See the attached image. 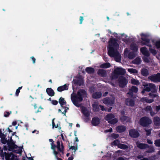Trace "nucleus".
<instances>
[{"label":"nucleus","mask_w":160,"mask_h":160,"mask_svg":"<svg viewBox=\"0 0 160 160\" xmlns=\"http://www.w3.org/2000/svg\"><path fill=\"white\" fill-rule=\"evenodd\" d=\"M87 94V92L85 90L81 89L78 91L77 94H71V99L73 104L78 107H80L81 104L79 103L82 102L83 98Z\"/></svg>","instance_id":"1"},{"label":"nucleus","mask_w":160,"mask_h":160,"mask_svg":"<svg viewBox=\"0 0 160 160\" xmlns=\"http://www.w3.org/2000/svg\"><path fill=\"white\" fill-rule=\"evenodd\" d=\"M126 73V70L122 68L118 67L115 68L112 75L111 76V80L116 79L119 78V76L120 75H123Z\"/></svg>","instance_id":"2"},{"label":"nucleus","mask_w":160,"mask_h":160,"mask_svg":"<svg viewBox=\"0 0 160 160\" xmlns=\"http://www.w3.org/2000/svg\"><path fill=\"white\" fill-rule=\"evenodd\" d=\"M144 88L141 92L142 94L144 95L145 91L149 92L151 91L152 93H156L157 92V89L155 85L153 83H149L143 85Z\"/></svg>","instance_id":"3"},{"label":"nucleus","mask_w":160,"mask_h":160,"mask_svg":"<svg viewBox=\"0 0 160 160\" xmlns=\"http://www.w3.org/2000/svg\"><path fill=\"white\" fill-rule=\"evenodd\" d=\"M118 49H111V57L114 58L115 60L117 62H119L121 60V56L119 52Z\"/></svg>","instance_id":"4"},{"label":"nucleus","mask_w":160,"mask_h":160,"mask_svg":"<svg viewBox=\"0 0 160 160\" xmlns=\"http://www.w3.org/2000/svg\"><path fill=\"white\" fill-rule=\"evenodd\" d=\"M152 122V120L148 117L141 118L139 122V124L143 127H147Z\"/></svg>","instance_id":"5"},{"label":"nucleus","mask_w":160,"mask_h":160,"mask_svg":"<svg viewBox=\"0 0 160 160\" xmlns=\"http://www.w3.org/2000/svg\"><path fill=\"white\" fill-rule=\"evenodd\" d=\"M140 52L142 54L147 57L143 58V59L144 61L147 63L149 62H150V61L147 57H149L150 55V54L148 51L147 50V48L145 47H142L140 48Z\"/></svg>","instance_id":"6"},{"label":"nucleus","mask_w":160,"mask_h":160,"mask_svg":"<svg viewBox=\"0 0 160 160\" xmlns=\"http://www.w3.org/2000/svg\"><path fill=\"white\" fill-rule=\"evenodd\" d=\"M118 82L119 87L124 88L125 87L128 83V80L123 76H120L118 78Z\"/></svg>","instance_id":"7"},{"label":"nucleus","mask_w":160,"mask_h":160,"mask_svg":"<svg viewBox=\"0 0 160 160\" xmlns=\"http://www.w3.org/2000/svg\"><path fill=\"white\" fill-rule=\"evenodd\" d=\"M140 36L141 37V39L142 40V41L141 42L142 45H146L151 47V45L148 44L150 42V40L147 38V35L143 33H142L140 34Z\"/></svg>","instance_id":"8"},{"label":"nucleus","mask_w":160,"mask_h":160,"mask_svg":"<svg viewBox=\"0 0 160 160\" xmlns=\"http://www.w3.org/2000/svg\"><path fill=\"white\" fill-rule=\"evenodd\" d=\"M7 144L8 150L10 151H13L14 149H17L18 147V146L15 144V142L12 139V137L11 138L10 140L8 141Z\"/></svg>","instance_id":"9"},{"label":"nucleus","mask_w":160,"mask_h":160,"mask_svg":"<svg viewBox=\"0 0 160 160\" xmlns=\"http://www.w3.org/2000/svg\"><path fill=\"white\" fill-rule=\"evenodd\" d=\"M118 41V40L113 38V37H111V48L112 49H118L119 45L117 42Z\"/></svg>","instance_id":"10"},{"label":"nucleus","mask_w":160,"mask_h":160,"mask_svg":"<svg viewBox=\"0 0 160 160\" xmlns=\"http://www.w3.org/2000/svg\"><path fill=\"white\" fill-rule=\"evenodd\" d=\"M148 78L154 82H160V73L152 75L148 77Z\"/></svg>","instance_id":"11"},{"label":"nucleus","mask_w":160,"mask_h":160,"mask_svg":"<svg viewBox=\"0 0 160 160\" xmlns=\"http://www.w3.org/2000/svg\"><path fill=\"white\" fill-rule=\"evenodd\" d=\"M131 98H126L125 100L126 104L128 106L133 107L135 105V98L134 97Z\"/></svg>","instance_id":"12"},{"label":"nucleus","mask_w":160,"mask_h":160,"mask_svg":"<svg viewBox=\"0 0 160 160\" xmlns=\"http://www.w3.org/2000/svg\"><path fill=\"white\" fill-rule=\"evenodd\" d=\"M129 133L130 136L133 138H137L140 135L138 131L134 129L130 130Z\"/></svg>","instance_id":"13"},{"label":"nucleus","mask_w":160,"mask_h":160,"mask_svg":"<svg viewBox=\"0 0 160 160\" xmlns=\"http://www.w3.org/2000/svg\"><path fill=\"white\" fill-rule=\"evenodd\" d=\"M138 91V88L134 86H132L131 88L129 89L128 92V94L132 98L133 97V92L136 93Z\"/></svg>","instance_id":"14"},{"label":"nucleus","mask_w":160,"mask_h":160,"mask_svg":"<svg viewBox=\"0 0 160 160\" xmlns=\"http://www.w3.org/2000/svg\"><path fill=\"white\" fill-rule=\"evenodd\" d=\"M136 144L137 147L141 149H145L149 147V145L148 144L140 143L139 141L136 142Z\"/></svg>","instance_id":"15"},{"label":"nucleus","mask_w":160,"mask_h":160,"mask_svg":"<svg viewBox=\"0 0 160 160\" xmlns=\"http://www.w3.org/2000/svg\"><path fill=\"white\" fill-rule=\"evenodd\" d=\"M100 122V120L98 117H94L93 118L92 120L91 123L92 125L93 126H97L98 125Z\"/></svg>","instance_id":"16"},{"label":"nucleus","mask_w":160,"mask_h":160,"mask_svg":"<svg viewBox=\"0 0 160 160\" xmlns=\"http://www.w3.org/2000/svg\"><path fill=\"white\" fill-rule=\"evenodd\" d=\"M73 82L74 84L79 86L83 85L84 83L83 80L80 78H78L77 79H73Z\"/></svg>","instance_id":"17"},{"label":"nucleus","mask_w":160,"mask_h":160,"mask_svg":"<svg viewBox=\"0 0 160 160\" xmlns=\"http://www.w3.org/2000/svg\"><path fill=\"white\" fill-rule=\"evenodd\" d=\"M82 113L86 117L88 118L90 115L89 112L88 111L87 108L84 106H82L81 108Z\"/></svg>","instance_id":"18"},{"label":"nucleus","mask_w":160,"mask_h":160,"mask_svg":"<svg viewBox=\"0 0 160 160\" xmlns=\"http://www.w3.org/2000/svg\"><path fill=\"white\" fill-rule=\"evenodd\" d=\"M57 145L56 147L57 148L58 151L62 153H63L64 149V146L63 145L62 142H61V148H60V143L59 141H58L57 142Z\"/></svg>","instance_id":"19"},{"label":"nucleus","mask_w":160,"mask_h":160,"mask_svg":"<svg viewBox=\"0 0 160 160\" xmlns=\"http://www.w3.org/2000/svg\"><path fill=\"white\" fill-rule=\"evenodd\" d=\"M126 129V127L123 125H119L116 128V130L120 133L124 132Z\"/></svg>","instance_id":"20"},{"label":"nucleus","mask_w":160,"mask_h":160,"mask_svg":"<svg viewBox=\"0 0 160 160\" xmlns=\"http://www.w3.org/2000/svg\"><path fill=\"white\" fill-rule=\"evenodd\" d=\"M154 125L157 127L160 126V118L158 116L155 117L153 120Z\"/></svg>","instance_id":"21"},{"label":"nucleus","mask_w":160,"mask_h":160,"mask_svg":"<svg viewBox=\"0 0 160 160\" xmlns=\"http://www.w3.org/2000/svg\"><path fill=\"white\" fill-rule=\"evenodd\" d=\"M97 73L98 75L102 77H105L107 75L106 71L102 69H99L98 70Z\"/></svg>","instance_id":"22"},{"label":"nucleus","mask_w":160,"mask_h":160,"mask_svg":"<svg viewBox=\"0 0 160 160\" xmlns=\"http://www.w3.org/2000/svg\"><path fill=\"white\" fill-rule=\"evenodd\" d=\"M68 87L66 84L64 85L59 87L57 88V91L58 92H61L64 90H68Z\"/></svg>","instance_id":"23"},{"label":"nucleus","mask_w":160,"mask_h":160,"mask_svg":"<svg viewBox=\"0 0 160 160\" xmlns=\"http://www.w3.org/2000/svg\"><path fill=\"white\" fill-rule=\"evenodd\" d=\"M48 94L50 96L52 97L54 95L55 92L51 88H48L46 90Z\"/></svg>","instance_id":"24"},{"label":"nucleus","mask_w":160,"mask_h":160,"mask_svg":"<svg viewBox=\"0 0 160 160\" xmlns=\"http://www.w3.org/2000/svg\"><path fill=\"white\" fill-rule=\"evenodd\" d=\"M101 96L102 93L100 92H96L94 93L92 95V98L95 99L100 98Z\"/></svg>","instance_id":"25"},{"label":"nucleus","mask_w":160,"mask_h":160,"mask_svg":"<svg viewBox=\"0 0 160 160\" xmlns=\"http://www.w3.org/2000/svg\"><path fill=\"white\" fill-rule=\"evenodd\" d=\"M130 49L134 52H137L138 50V47L135 43L131 44L130 45Z\"/></svg>","instance_id":"26"},{"label":"nucleus","mask_w":160,"mask_h":160,"mask_svg":"<svg viewBox=\"0 0 160 160\" xmlns=\"http://www.w3.org/2000/svg\"><path fill=\"white\" fill-rule=\"evenodd\" d=\"M120 120L122 122H129L130 119L128 117L123 115L120 117Z\"/></svg>","instance_id":"27"},{"label":"nucleus","mask_w":160,"mask_h":160,"mask_svg":"<svg viewBox=\"0 0 160 160\" xmlns=\"http://www.w3.org/2000/svg\"><path fill=\"white\" fill-rule=\"evenodd\" d=\"M141 73L145 77H147L149 75L148 71L146 68L142 69L141 70Z\"/></svg>","instance_id":"28"},{"label":"nucleus","mask_w":160,"mask_h":160,"mask_svg":"<svg viewBox=\"0 0 160 160\" xmlns=\"http://www.w3.org/2000/svg\"><path fill=\"white\" fill-rule=\"evenodd\" d=\"M86 71L89 74H92L94 73V69L93 68L91 67H87L85 69Z\"/></svg>","instance_id":"29"},{"label":"nucleus","mask_w":160,"mask_h":160,"mask_svg":"<svg viewBox=\"0 0 160 160\" xmlns=\"http://www.w3.org/2000/svg\"><path fill=\"white\" fill-rule=\"evenodd\" d=\"M59 103L61 107H62L63 105H66V104L67 102L64 99L62 98V97H61L59 99Z\"/></svg>","instance_id":"30"},{"label":"nucleus","mask_w":160,"mask_h":160,"mask_svg":"<svg viewBox=\"0 0 160 160\" xmlns=\"http://www.w3.org/2000/svg\"><path fill=\"white\" fill-rule=\"evenodd\" d=\"M101 68H107L110 67V63L109 62H106L101 64L100 66Z\"/></svg>","instance_id":"31"},{"label":"nucleus","mask_w":160,"mask_h":160,"mask_svg":"<svg viewBox=\"0 0 160 160\" xmlns=\"http://www.w3.org/2000/svg\"><path fill=\"white\" fill-rule=\"evenodd\" d=\"M131 82L132 84L136 85H138L140 84V82L139 81L136 80L134 78H132L131 79Z\"/></svg>","instance_id":"32"},{"label":"nucleus","mask_w":160,"mask_h":160,"mask_svg":"<svg viewBox=\"0 0 160 160\" xmlns=\"http://www.w3.org/2000/svg\"><path fill=\"white\" fill-rule=\"evenodd\" d=\"M128 71L131 74H136L138 72L137 70L132 68L128 69Z\"/></svg>","instance_id":"33"},{"label":"nucleus","mask_w":160,"mask_h":160,"mask_svg":"<svg viewBox=\"0 0 160 160\" xmlns=\"http://www.w3.org/2000/svg\"><path fill=\"white\" fill-rule=\"evenodd\" d=\"M118 148L122 149H127L128 148V146L125 144L120 143L118 145Z\"/></svg>","instance_id":"34"},{"label":"nucleus","mask_w":160,"mask_h":160,"mask_svg":"<svg viewBox=\"0 0 160 160\" xmlns=\"http://www.w3.org/2000/svg\"><path fill=\"white\" fill-rule=\"evenodd\" d=\"M134 64H139L141 62V59L139 58H136L132 62Z\"/></svg>","instance_id":"35"},{"label":"nucleus","mask_w":160,"mask_h":160,"mask_svg":"<svg viewBox=\"0 0 160 160\" xmlns=\"http://www.w3.org/2000/svg\"><path fill=\"white\" fill-rule=\"evenodd\" d=\"M120 144V142L119 140L118 139H116L113 142L111 143L112 146H117L118 147V145Z\"/></svg>","instance_id":"36"},{"label":"nucleus","mask_w":160,"mask_h":160,"mask_svg":"<svg viewBox=\"0 0 160 160\" xmlns=\"http://www.w3.org/2000/svg\"><path fill=\"white\" fill-rule=\"evenodd\" d=\"M135 57L134 53L133 52H130L128 54V57L130 59H133Z\"/></svg>","instance_id":"37"},{"label":"nucleus","mask_w":160,"mask_h":160,"mask_svg":"<svg viewBox=\"0 0 160 160\" xmlns=\"http://www.w3.org/2000/svg\"><path fill=\"white\" fill-rule=\"evenodd\" d=\"M148 148V149L147 150L146 152L148 153L152 152H153L155 150L153 147L152 146H149V147Z\"/></svg>","instance_id":"38"},{"label":"nucleus","mask_w":160,"mask_h":160,"mask_svg":"<svg viewBox=\"0 0 160 160\" xmlns=\"http://www.w3.org/2000/svg\"><path fill=\"white\" fill-rule=\"evenodd\" d=\"M98 105L97 104H93L92 105L93 110L96 111H98L99 110V108Z\"/></svg>","instance_id":"39"},{"label":"nucleus","mask_w":160,"mask_h":160,"mask_svg":"<svg viewBox=\"0 0 160 160\" xmlns=\"http://www.w3.org/2000/svg\"><path fill=\"white\" fill-rule=\"evenodd\" d=\"M103 102L105 104H110V98H104L103 100Z\"/></svg>","instance_id":"40"},{"label":"nucleus","mask_w":160,"mask_h":160,"mask_svg":"<svg viewBox=\"0 0 160 160\" xmlns=\"http://www.w3.org/2000/svg\"><path fill=\"white\" fill-rule=\"evenodd\" d=\"M154 144L156 146L160 147V139H158L154 141Z\"/></svg>","instance_id":"41"},{"label":"nucleus","mask_w":160,"mask_h":160,"mask_svg":"<svg viewBox=\"0 0 160 160\" xmlns=\"http://www.w3.org/2000/svg\"><path fill=\"white\" fill-rule=\"evenodd\" d=\"M118 119L117 118H114L112 119H111L110 123L111 124L114 125L118 122Z\"/></svg>","instance_id":"42"},{"label":"nucleus","mask_w":160,"mask_h":160,"mask_svg":"<svg viewBox=\"0 0 160 160\" xmlns=\"http://www.w3.org/2000/svg\"><path fill=\"white\" fill-rule=\"evenodd\" d=\"M149 50L150 52L154 56L155 55L157 54V51L155 49L150 48Z\"/></svg>","instance_id":"43"},{"label":"nucleus","mask_w":160,"mask_h":160,"mask_svg":"<svg viewBox=\"0 0 160 160\" xmlns=\"http://www.w3.org/2000/svg\"><path fill=\"white\" fill-rule=\"evenodd\" d=\"M108 44L107 46L108 54L109 56H110V39L108 41Z\"/></svg>","instance_id":"44"},{"label":"nucleus","mask_w":160,"mask_h":160,"mask_svg":"<svg viewBox=\"0 0 160 160\" xmlns=\"http://www.w3.org/2000/svg\"><path fill=\"white\" fill-rule=\"evenodd\" d=\"M153 93L150 92L149 93L148 95L150 98H152L153 99L155 97L158 96V95L156 94H154Z\"/></svg>","instance_id":"45"},{"label":"nucleus","mask_w":160,"mask_h":160,"mask_svg":"<svg viewBox=\"0 0 160 160\" xmlns=\"http://www.w3.org/2000/svg\"><path fill=\"white\" fill-rule=\"evenodd\" d=\"M104 119L108 121V123H110V113L108 114L104 118Z\"/></svg>","instance_id":"46"},{"label":"nucleus","mask_w":160,"mask_h":160,"mask_svg":"<svg viewBox=\"0 0 160 160\" xmlns=\"http://www.w3.org/2000/svg\"><path fill=\"white\" fill-rule=\"evenodd\" d=\"M119 136V135L118 134L113 133L111 134V138L113 139H116Z\"/></svg>","instance_id":"47"},{"label":"nucleus","mask_w":160,"mask_h":160,"mask_svg":"<svg viewBox=\"0 0 160 160\" xmlns=\"http://www.w3.org/2000/svg\"><path fill=\"white\" fill-rule=\"evenodd\" d=\"M155 45L157 48L160 49V40L157 41L155 43Z\"/></svg>","instance_id":"48"},{"label":"nucleus","mask_w":160,"mask_h":160,"mask_svg":"<svg viewBox=\"0 0 160 160\" xmlns=\"http://www.w3.org/2000/svg\"><path fill=\"white\" fill-rule=\"evenodd\" d=\"M9 140H7L6 138L2 139H1V142L4 144H5L6 143H8V141H9Z\"/></svg>","instance_id":"49"},{"label":"nucleus","mask_w":160,"mask_h":160,"mask_svg":"<svg viewBox=\"0 0 160 160\" xmlns=\"http://www.w3.org/2000/svg\"><path fill=\"white\" fill-rule=\"evenodd\" d=\"M145 132H146V135L147 136H149L151 134V129H145Z\"/></svg>","instance_id":"50"},{"label":"nucleus","mask_w":160,"mask_h":160,"mask_svg":"<svg viewBox=\"0 0 160 160\" xmlns=\"http://www.w3.org/2000/svg\"><path fill=\"white\" fill-rule=\"evenodd\" d=\"M18 148L17 153L19 154H21L22 152V149L23 148V146L22 147H18Z\"/></svg>","instance_id":"51"},{"label":"nucleus","mask_w":160,"mask_h":160,"mask_svg":"<svg viewBox=\"0 0 160 160\" xmlns=\"http://www.w3.org/2000/svg\"><path fill=\"white\" fill-rule=\"evenodd\" d=\"M68 146L70 147L69 149H72V150H74L75 151H76L78 149L77 146L76 147L74 146H72L70 147L69 144L68 145Z\"/></svg>","instance_id":"52"},{"label":"nucleus","mask_w":160,"mask_h":160,"mask_svg":"<svg viewBox=\"0 0 160 160\" xmlns=\"http://www.w3.org/2000/svg\"><path fill=\"white\" fill-rule=\"evenodd\" d=\"M55 119L54 118H53L52 120V128H57L58 127V124H57V125H56L55 124V123L54 122V120Z\"/></svg>","instance_id":"53"},{"label":"nucleus","mask_w":160,"mask_h":160,"mask_svg":"<svg viewBox=\"0 0 160 160\" xmlns=\"http://www.w3.org/2000/svg\"><path fill=\"white\" fill-rule=\"evenodd\" d=\"M55 119L54 118H53L52 120V128H57L58 127V124H57V125H56L55 124V123L54 122V120Z\"/></svg>","instance_id":"54"},{"label":"nucleus","mask_w":160,"mask_h":160,"mask_svg":"<svg viewBox=\"0 0 160 160\" xmlns=\"http://www.w3.org/2000/svg\"><path fill=\"white\" fill-rule=\"evenodd\" d=\"M51 103L53 105H56L58 104V102L56 100H52Z\"/></svg>","instance_id":"55"},{"label":"nucleus","mask_w":160,"mask_h":160,"mask_svg":"<svg viewBox=\"0 0 160 160\" xmlns=\"http://www.w3.org/2000/svg\"><path fill=\"white\" fill-rule=\"evenodd\" d=\"M154 101V99H148L147 98V103H152Z\"/></svg>","instance_id":"56"},{"label":"nucleus","mask_w":160,"mask_h":160,"mask_svg":"<svg viewBox=\"0 0 160 160\" xmlns=\"http://www.w3.org/2000/svg\"><path fill=\"white\" fill-rule=\"evenodd\" d=\"M147 97H143L141 98V101L142 102H146L147 101Z\"/></svg>","instance_id":"57"},{"label":"nucleus","mask_w":160,"mask_h":160,"mask_svg":"<svg viewBox=\"0 0 160 160\" xmlns=\"http://www.w3.org/2000/svg\"><path fill=\"white\" fill-rule=\"evenodd\" d=\"M155 110L157 112H158L160 110V105L158 106H156L155 107Z\"/></svg>","instance_id":"58"},{"label":"nucleus","mask_w":160,"mask_h":160,"mask_svg":"<svg viewBox=\"0 0 160 160\" xmlns=\"http://www.w3.org/2000/svg\"><path fill=\"white\" fill-rule=\"evenodd\" d=\"M11 157V155H10L9 154H6L5 155V158L6 160H7L8 159H10V157Z\"/></svg>","instance_id":"59"},{"label":"nucleus","mask_w":160,"mask_h":160,"mask_svg":"<svg viewBox=\"0 0 160 160\" xmlns=\"http://www.w3.org/2000/svg\"><path fill=\"white\" fill-rule=\"evenodd\" d=\"M112 34L114 36V37H115L116 38H119V37L118 36V34L117 33L114 32V33H112Z\"/></svg>","instance_id":"60"},{"label":"nucleus","mask_w":160,"mask_h":160,"mask_svg":"<svg viewBox=\"0 0 160 160\" xmlns=\"http://www.w3.org/2000/svg\"><path fill=\"white\" fill-rule=\"evenodd\" d=\"M0 138H1V139H2L6 138V135L4 134L3 133H2V134L0 135Z\"/></svg>","instance_id":"61"},{"label":"nucleus","mask_w":160,"mask_h":160,"mask_svg":"<svg viewBox=\"0 0 160 160\" xmlns=\"http://www.w3.org/2000/svg\"><path fill=\"white\" fill-rule=\"evenodd\" d=\"M10 115V113L8 112H4V116L5 117H7L9 116Z\"/></svg>","instance_id":"62"},{"label":"nucleus","mask_w":160,"mask_h":160,"mask_svg":"<svg viewBox=\"0 0 160 160\" xmlns=\"http://www.w3.org/2000/svg\"><path fill=\"white\" fill-rule=\"evenodd\" d=\"M146 109L148 110L150 112L152 110L151 107L150 106H147L146 108Z\"/></svg>","instance_id":"63"},{"label":"nucleus","mask_w":160,"mask_h":160,"mask_svg":"<svg viewBox=\"0 0 160 160\" xmlns=\"http://www.w3.org/2000/svg\"><path fill=\"white\" fill-rule=\"evenodd\" d=\"M125 157H119L117 158V160H125Z\"/></svg>","instance_id":"64"}]
</instances>
